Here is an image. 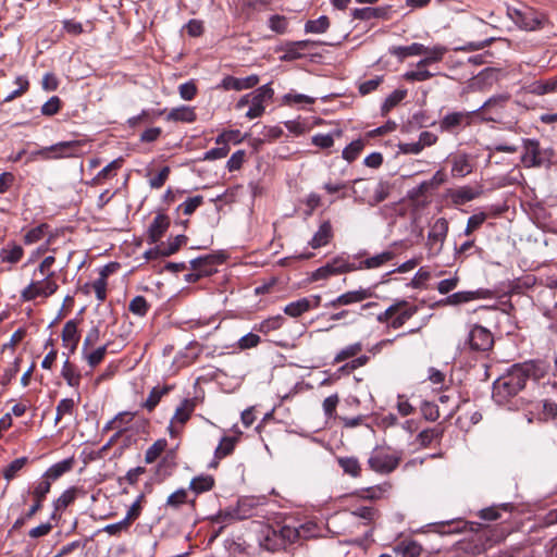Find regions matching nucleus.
Masks as SVG:
<instances>
[{"mask_svg":"<svg viewBox=\"0 0 557 557\" xmlns=\"http://www.w3.org/2000/svg\"><path fill=\"white\" fill-rule=\"evenodd\" d=\"M507 15L519 28L528 32L541 28L544 22L543 14L523 4L520 8L508 7Z\"/></svg>","mask_w":557,"mask_h":557,"instance_id":"4","label":"nucleus"},{"mask_svg":"<svg viewBox=\"0 0 557 557\" xmlns=\"http://www.w3.org/2000/svg\"><path fill=\"white\" fill-rule=\"evenodd\" d=\"M385 10L382 8H356L352 10L351 15L356 20L370 21L373 18H380L385 15Z\"/></svg>","mask_w":557,"mask_h":557,"instance_id":"31","label":"nucleus"},{"mask_svg":"<svg viewBox=\"0 0 557 557\" xmlns=\"http://www.w3.org/2000/svg\"><path fill=\"white\" fill-rule=\"evenodd\" d=\"M294 531L293 543L298 540H309L321 535V528L313 521H308L298 527H290Z\"/></svg>","mask_w":557,"mask_h":557,"instance_id":"19","label":"nucleus"},{"mask_svg":"<svg viewBox=\"0 0 557 557\" xmlns=\"http://www.w3.org/2000/svg\"><path fill=\"white\" fill-rule=\"evenodd\" d=\"M283 101L287 104H312L314 102V98L304 94L288 92L284 95Z\"/></svg>","mask_w":557,"mask_h":557,"instance_id":"59","label":"nucleus"},{"mask_svg":"<svg viewBox=\"0 0 557 557\" xmlns=\"http://www.w3.org/2000/svg\"><path fill=\"white\" fill-rule=\"evenodd\" d=\"M373 195L368 198L367 203L370 206H376L377 203L382 202L386 199L388 193L385 189L384 185L382 183H377L374 186H372Z\"/></svg>","mask_w":557,"mask_h":557,"instance_id":"57","label":"nucleus"},{"mask_svg":"<svg viewBox=\"0 0 557 557\" xmlns=\"http://www.w3.org/2000/svg\"><path fill=\"white\" fill-rule=\"evenodd\" d=\"M73 408H74V400L72 398L61 399L55 409L57 413H55L54 423L58 424L64 414L72 413Z\"/></svg>","mask_w":557,"mask_h":557,"instance_id":"61","label":"nucleus"},{"mask_svg":"<svg viewBox=\"0 0 557 557\" xmlns=\"http://www.w3.org/2000/svg\"><path fill=\"white\" fill-rule=\"evenodd\" d=\"M196 407L195 399L185 398L177 406L169 425V433L172 437H175L180 434L183 425L189 420L191 413L194 412Z\"/></svg>","mask_w":557,"mask_h":557,"instance_id":"11","label":"nucleus"},{"mask_svg":"<svg viewBox=\"0 0 557 557\" xmlns=\"http://www.w3.org/2000/svg\"><path fill=\"white\" fill-rule=\"evenodd\" d=\"M172 388L173 387L170 386V385H163V386L158 385V386H154L150 391L146 401L144 403V407L147 410L152 411L158 406V404L160 403L161 398L164 395H166L170 391H172Z\"/></svg>","mask_w":557,"mask_h":557,"instance_id":"28","label":"nucleus"},{"mask_svg":"<svg viewBox=\"0 0 557 557\" xmlns=\"http://www.w3.org/2000/svg\"><path fill=\"white\" fill-rule=\"evenodd\" d=\"M214 485V479L209 475V474H206V475H199V476H196L191 481H190V490H193L195 493L199 494V493H203V492H207V491H210Z\"/></svg>","mask_w":557,"mask_h":557,"instance_id":"39","label":"nucleus"},{"mask_svg":"<svg viewBox=\"0 0 557 557\" xmlns=\"http://www.w3.org/2000/svg\"><path fill=\"white\" fill-rule=\"evenodd\" d=\"M62 341L65 346H70V350L74 351L79 341L77 323L75 320L67 321L62 330Z\"/></svg>","mask_w":557,"mask_h":557,"instance_id":"22","label":"nucleus"},{"mask_svg":"<svg viewBox=\"0 0 557 557\" xmlns=\"http://www.w3.org/2000/svg\"><path fill=\"white\" fill-rule=\"evenodd\" d=\"M423 51L424 45L419 42H413L410 46H392L388 49V52L392 55L397 57L399 60H404L412 55H421Z\"/></svg>","mask_w":557,"mask_h":557,"instance_id":"21","label":"nucleus"},{"mask_svg":"<svg viewBox=\"0 0 557 557\" xmlns=\"http://www.w3.org/2000/svg\"><path fill=\"white\" fill-rule=\"evenodd\" d=\"M128 309L132 313H134L138 317H144L148 312L149 305L145 297L136 296L131 300V302L128 305Z\"/></svg>","mask_w":557,"mask_h":557,"instance_id":"50","label":"nucleus"},{"mask_svg":"<svg viewBox=\"0 0 557 557\" xmlns=\"http://www.w3.org/2000/svg\"><path fill=\"white\" fill-rule=\"evenodd\" d=\"M27 458L21 457L14 459L4 470H3V476L7 481H11L16 473L23 469V467L26 465Z\"/></svg>","mask_w":557,"mask_h":557,"instance_id":"55","label":"nucleus"},{"mask_svg":"<svg viewBox=\"0 0 557 557\" xmlns=\"http://www.w3.org/2000/svg\"><path fill=\"white\" fill-rule=\"evenodd\" d=\"M362 350V344L357 342L351 345L346 346L341 351H338L334 358L335 362H342L348 358L357 356Z\"/></svg>","mask_w":557,"mask_h":557,"instance_id":"52","label":"nucleus"},{"mask_svg":"<svg viewBox=\"0 0 557 557\" xmlns=\"http://www.w3.org/2000/svg\"><path fill=\"white\" fill-rule=\"evenodd\" d=\"M354 267H351V262L348 260V258L344 256H338L334 259H332L326 264L318 268L315 271L311 274L312 281H319L324 280L333 275L342 274V273H348L352 272Z\"/></svg>","mask_w":557,"mask_h":557,"instance_id":"7","label":"nucleus"},{"mask_svg":"<svg viewBox=\"0 0 557 557\" xmlns=\"http://www.w3.org/2000/svg\"><path fill=\"white\" fill-rule=\"evenodd\" d=\"M400 461V457L387 454L381 449H374L368 460L369 467L377 473H391Z\"/></svg>","mask_w":557,"mask_h":557,"instance_id":"10","label":"nucleus"},{"mask_svg":"<svg viewBox=\"0 0 557 557\" xmlns=\"http://www.w3.org/2000/svg\"><path fill=\"white\" fill-rule=\"evenodd\" d=\"M332 237V226L330 222H324L320 225L319 230L314 233L309 245L317 249L325 246Z\"/></svg>","mask_w":557,"mask_h":557,"instance_id":"26","label":"nucleus"},{"mask_svg":"<svg viewBox=\"0 0 557 557\" xmlns=\"http://www.w3.org/2000/svg\"><path fill=\"white\" fill-rule=\"evenodd\" d=\"M509 505L491 506L480 510V518L487 521H494L500 518V510H508Z\"/></svg>","mask_w":557,"mask_h":557,"instance_id":"54","label":"nucleus"},{"mask_svg":"<svg viewBox=\"0 0 557 557\" xmlns=\"http://www.w3.org/2000/svg\"><path fill=\"white\" fill-rule=\"evenodd\" d=\"M168 121L186 122L191 123L196 120V112L194 108L187 106H181L172 109L168 115Z\"/></svg>","mask_w":557,"mask_h":557,"instance_id":"24","label":"nucleus"},{"mask_svg":"<svg viewBox=\"0 0 557 557\" xmlns=\"http://www.w3.org/2000/svg\"><path fill=\"white\" fill-rule=\"evenodd\" d=\"M72 466L73 459H64L60 462H57L45 472L41 480H49L51 483V480H57L65 472L70 471Z\"/></svg>","mask_w":557,"mask_h":557,"instance_id":"29","label":"nucleus"},{"mask_svg":"<svg viewBox=\"0 0 557 557\" xmlns=\"http://www.w3.org/2000/svg\"><path fill=\"white\" fill-rule=\"evenodd\" d=\"M407 306L406 300H397L388 308H386L383 312L379 313L376 317L377 322L387 323L392 320V318L399 312V310Z\"/></svg>","mask_w":557,"mask_h":557,"instance_id":"42","label":"nucleus"},{"mask_svg":"<svg viewBox=\"0 0 557 557\" xmlns=\"http://www.w3.org/2000/svg\"><path fill=\"white\" fill-rule=\"evenodd\" d=\"M284 322V318L281 314H277L275 317L268 318L263 320L257 327L259 332L262 333H269L271 331L278 330Z\"/></svg>","mask_w":557,"mask_h":557,"instance_id":"49","label":"nucleus"},{"mask_svg":"<svg viewBox=\"0 0 557 557\" xmlns=\"http://www.w3.org/2000/svg\"><path fill=\"white\" fill-rule=\"evenodd\" d=\"M371 190H372L371 183H369L364 180H355L354 181V186L351 188V191L355 197V201L367 202L368 198L366 196Z\"/></svg>","mask_w":557,"mask_h":557,"instance_id":"40","label":"nucleus"},{"mask_svg":"<svg viewBox=\"0 0 557 557\" xmlns=\"http://www.w3.org/2000/svg\"><path fill=\"white\" fill-rule=\"evenodd\" d=\"M23 256V248L18 245H13L12 247L3 248L1 252L2 261L9 263H16L21 260Z\"/></svg>","mask_w":557,"mask_h":557,"instance_id":"53","label":"nucleus"},{"mask_svg":"<svg viewBox=\"0 0 557 557\" xmlns=\"http://www.w3.org/2000/svg\"><path fill=\"white\" fill-rule=\"evenodd\" d=\"M187 242V237L185 235H177L172 240H170L166 245L162 244L157 247V252L162 257H169L175 253L182 245Z\"/></svg>","mask_w":557,"mask_h":557,"instance_id":"34","label":"nucleus"},{"mask_svg":"<svg viewBox=\"0 0 557 557\" xmlns=\"http://www.w3.org/2000/svg\"><path fill=\"white\" fill-rule=\"evenodd\" d=\"M260 343V336L256 333H247L237 341V347L246 350L256 347Z\"/></svg>","mask_w":557,"mask_h":557,"instance_id":"58","label":"nucleus"},{"mask_svg":"<svg viewBox=\"0 0 557 557\" xmlns=\"http://www.w3.org/2000/svg\"><path fill=\"white\" fill-rule=\"evenodd\" d=\"M61 375L66 381L67 385L71 387H76L79 385L81 375L76 372L74 366L70 362L69 358L63 362V367L61 370Z\"/></svg>","mask_w":557,"mask_h":557,"instance_id":"38","label":"nucleus"},{"mask_svg":"<svg viewBox=\"0 0 557 557\" xmlns=\"http://www.w3.org/2000/svg\"><path fill=\"white\" fill-rule=\"evenodd\" d=\"M236 441H237L236 437H231V436L222 437L220 441V444L218 445V447L214 450V459L220 460V459L228 456L230 454H232V451L235 448ZM216 463H218V461H214L210 466L213 467V466H216Z\"/></svg>","mask_w":557,"mask_h":557,"instance_id":"30","label":"nucleus"},{"mask_svg":"<svg viewBox=\"0 0 557 557\" xmlns=\"http://www.w3.org/2000/svg\"><path fill=\"white\" fill-rule=\"evenodd\" d=\"M467 343L473 351H487L493 347L494 337L488 329L473 325L469 331Z\"/></svg>","mask_w":557,"mask_h":557,"instance_id":"12","label":"nucleus"},{"mask_svg":"<svg viewBox=\"0 0 557 557\" xmlns=\"http://www.w3.org/2000/svg\"><path fill=\"white\" fill-rule=\"evenodd\" d=\"M106 354L107 345H103L90 352L87 349L85 352H82V356L91 368H95L103 360Z\"/></svg>","mask_w":557,"mask_h":557,"instance_id":"43","label":"nucleus"},{"mask_svg":"<svg viewBox=\"0 0 557 557\" xmlns=\"http://www.w3.org/2000/svg\"><path fill=\"white\" fill-rule=\"evenodd\" d=\"M421 552V546L416 542H409L406 545H399L395 548L397 557H419Z\"/></svg>","mask_w":557,"mask_h":557,"instance_id":"44","label":"nucleus"},{"mask_svg":"<svg viewBox=\"0 0 557 557\" xmlns=\"http://www.w3.org/2000/svg\"><path fill=\"white\" fill-rule=\"evenodd\" d=\"M373 295H374V292H373L372 287H367V288L360 287L359 289L349 290V292H346V293L339 295L335 299L325 304V307L326 308H336L339 306H348L351 304L361 302L368 298H371Z\"/></svg>","mask_w":557,"mask_h":557,"instance_id":"14","label":"nucleus"},{"mask_svg":"<svg viewBox=\"0 0 557 557\" xmlns=\"http://www.w3.org/2000/svg\"><path fill=\"white\" fill-rule=\"evenodd\" d=\"M418 311V308L412 306L406 308L405 310L397 312L392 320L388 322L387 326L394 330L401 327L409 319H411Z\"/></svg>","mask_w":557,"mask_h":557,"instance_id":"35","label":"nucleus"},{"mask_svg":"<svg viewBox=\"0 0 557 557\" xmlns=\"http://www.w3.org/2000/svg\"><path fill=\"white\" fill-rule=\"evenodd\" d=\"M330 26L329 17L321 15L317 20H309L305 24V32L307 34H323Z\"/></svg>","mask_w":557,"mask_h":557,"instance_id":"37","label":"nucleus"},{"mask_svg":"<svg viewBox=\"0 0 557 557\" xmlns=\"http://www.w3.org/2000/svg\"><path fill=\"white\" fill-rule=\"evenodd\" d=\"M395 253L393 251H383L375 256L369 257L360 262H351V267H354V271L363 270V269H377L392 260Z\"/></svg>","mask_w":557,"mask_h":557,"instance_id":"17","label":"nucleus"},{"mask_svg":"<svg viewBox=\"0 0 557 557\" xmlns=\"http://www.w3.org/2000/svg\"><path fill=\"white\" fill-rule=\"evenodd\" d=\"M203 202V197L200 195L190 197L186 199L180 208L183 210L184 214L189 215L195 212V210L200 207Z\"/></svg>","mask_w":557,"mask_h":557,"instance_id":"64","label":"nucleus"},{"mask_svg":"<svg viewBox=\"0 0 557 557\" xmlns=\"http://www.w3.org/2000/svg\"><path fill=\"white\" fill-rule=\"evenodd\" d=\"M313 44L314 42L309 39L288 42L285 47V53L281 57V60L292 61L299 59L304 55V51L309 49Z\"/></svg>","mask_w":557,"mask_h":557,"instance_id":"20","label":"nucleus"},{"mask_svg":"<svg viewBox=\"0 0 557 557\" xmlns=\"http://www.w3.org/2000/svg\"><path fill=\"white\" fill-rule=\"evenodd\" d=\"M60 107V98L58 96H53L41 106V114L46 116H52L58 113Z\"/></svg>","mask_w":557,"mask_h":557,"instance_id":"62","label":"nucleus"},{"mask_svg":"<svg viewBox=\"0 0 557 557\" xmlns=\"http://www.w3.org/2000/svg\"><path fill=\"white\" fill-rule=\"evenodd\" d=\"M237 519H240V517L238 516V510L235 508L221 510L212 517V521L218 524H227Z\"/></svg>","mask_w":557,"mask_h":557,"instance_id":"51","label":"nucleus"},{"mask_svg":"<svg viewBox=\"0 0 557 557\" xmlns=\"http://www.w3.org/2000/svg\"><path fill=\"white\" fill-rule=\"evenodd\" d=\"M337 462L345 473L354 478L359 476L361 468L357 458L339 457Z\"/></svg>","mask_w":557,"mask_h":557,"instance_id":"41","label":"nucleus"},{"mask_svg":"<svg viewBox=\"0 0 557 557\" xmlns=\"http://www.w3.org/2000/svg\"><path fill=\"white\" fill-rule=\"evenodd\" d=\"M484 290H467V292H457L451 295H448L444 300L441 301L443 305L447 306H458L461 304H467L475 299H480L483 297Z\"/></svg>","mask_w":557,"mask_h":557,"instance_id":"18","label":"nucleus"},{"mask_svg":"<svg viewBox=\"0 0 557 557\" xmlns=\"http://www.w3.org/2000/svg\"><path fill=\"white\" fill-rule=\"evenodd\" d=\"M294 531L290 525L265 527L259 536L260 546L269 552H276L293 544Z\"/></svg>","mask_w":557,"mask_h":557,"instance_id":"2","label":"nucleus"},{"mask_svg":"<svg viewBox=\"0 0 557 557\" xmlns=\"http://www.w3.org/2000/svg\"><path fill=\"white\" fill-rule=\"evenodd\" d=\"M274 90L271 84H264L251 92V101L246 116L250 120L260 117L264 111V103L273 98Z\"/></svg>","mask_w":557,"mask_h":557,"instance_id":"9","label":"nucleus"},{"mask_svg":"<svg viewBox=\"0 0 557 557\" xmlns=\"http://www.w3.org/2000/svg\"><path fill=\"white\" fill-rule=\"evenodd\" d=\"M523 148L524 153L521 156V162L525 168H537L543 164L540 144L536 139H524Z\"/></svg>","mask_w":557,"mask_h":557,"instance_id":"15","label":"nucleus"},{"mask_svg":"<svg viewBox=\"0 0 557 557\" xmlns=\"http://www.w3.org/2000/svg\"><path fill=\"white\" fill-rule=\"evenodd\" d=\"M349 513L356 518L364 520L366 523L374 521L379 516L377 510L371 506L358 507L355 510H351Z\"/></svg>","mask_w":557,"mask_h":557,"instance_id":"45","label":"nucleus"},{"mask_svg":"<svg viewBox=\"0 0 557 557\" xmlns=\"http://www.w3.org/2000/svg\"><path fill=\"white\" fill-rule=\"evenodd\" d=\"M15 84L17 85V88L7 94L3 97V102H10L14 100L16 97H20L28 89L29 86L28 79L24 76H17L15 78Z\"/></svg>","mask_w":557,"mask_h":557,"instance_id":"48","label":"nucleus"},{"mask_svg":"<svg viewBox=\"0 0 557 557\" xmlns=\"http://www.w3.org/2000/svg\"><path fill=\"white\" fill-rule=\"evenodd\" d=\"M481 195V189L471 186H462L451 191V199L456 205L472 201Z\"/></svg>","mask_w":557,"mask_h":557,"instance_id":"23","label":"nucleus"},{"mask_svg":"<svg viewBox=\"0 0 557 557\" xmlns=\"http://www.w3.org/2000/svg\"><path fill=\"white\" fill-rule=\"evenodd\" d=\"M434 75H435V73L430 72L428 69H424L423 66L416 65V69L405 72L403 75V78L410 83L425 82V81L432 78Z\"/></svg>","mask_w":557,"mask_h":557,"instance_id":"36","label":"nucleus"},{"mask_svg":"<svg viewBox=\"0 0 557 557\" xmlns=\"http://www.w3.org/2000/svg\"><path fill=\"white\" fill-rule=\"evenodd\" d=\"M363 148L362 140H354L343 150V158L348 162L354 161Z\"/></svg>","mask_w":557,"mask_h":557,"instance_id":"56","label":"nucleus"},{"mask_svg":"<svg viewBox=\"0 0 557 557\" xmlns=\"http://www.w3.org/2000/svg\"><path fill=\"white\" fill-rule=\"evenodd\" d=\"M81 141H60L49 147L40 149L37 154L42 156L45 159L50 158H71L78 154Z\"/></svg>","mask_w":557,"mask_h":557,"instance_id":"13","label":"nucleus"},{"mask_svg":"<svg viewBox=\"0 0 557 557\" xmlns=\"http://www.w3.org/2000/svg\"><path fill=\"white\" fill-rule=\"evenodd\" d=\"M448 234V222L445 218L437 219L428 234L426 248L430 257L438 256Z\"/></svg>","mask_w":557,"mask_h":557,"instance_id":"5","label":"nucleus"},{"mask_svg":"<svg viewBox=\"0 0 557 557\" xmlns=\"http://www.w3.org/2000/svg\"><path fill=\"white\" fill-rule=\"evenodd\" d=\"M534 366L530 362L513 364L493 383L492 397L498 405H506L519 394L527 381L534 374Z\"/></svg>","mask_w":557,"mask_h":557,"instance_id":"1","label":"nucleus"},{"mask_svg":"<svg viewBox=\"0 0 557 557\" xmlns=\"http://www.w3.org/2000/svg\"><path fill=\"white\" fill-rule=\"evenodd\" d=\"M50 488L51 484L49 480H41L38 482V484L35 486L33 491V496L35 498L34 504H29V509L27 510V512L15 520L12 527L13 530L22 528L25 524L26 520L30 519L34 515H36V512L41 508L42 502L46 495L50 492Z\"/></svg>","mask_w":557,"mask_h":557,"instance_id":"8","label":"nucleus"},{"mask_svg":"<svg viewBox=\"0 0 557 557\" xmlns=\"http://www.w3.org/2000/svg\"><path fill=\"white\" fill-rule=\"evenodd\" d=\"M218 257L214 255H207L190 260V268L194 271L200 272L201 270H211V274L215 272L214 265L218 262Z\"/></svg>","mask_w":557,"mask_h":557,"instance_id":"33","label":"nucleus"},{"mask_svg":"<svg viewBox=\"0 0 557 557\" xmlns=\"http://www.w3.org/2000/svg\"><path fill=\"white\" fill-rule=\"evenodd\" d=\"M52 277L53 276H41L40 280L30 282L21 292V298L24 301H30L37 297H49L53 295L58 289V284Z\"/></svg>","mask_w":557,"mask_h":557,"instance_id":"6","label":"nucleus"},{"mask_svg":"<svg viewBox=\"0 0 557 557\" xmlns=\"http://www.w3.org/2000/svg\"><path fill=\"white\" fill-rule=\"evenodd\" d=\"M407 95V90L405 89H396L394 90L383 102L382 112L387 113L391 109L396 107Z\"/></svg>","mask_w":557,"mask_h":557,"instance_id":"47","label":"nucleus"},{"mask_svg":"<svg viewBox=\"0 0 557 557\" xmlns=\"http://www.w3.org/2000/svg\"><path fill=\"white\" fill-rule=\"evenodd\" d=\"M215 143L218 145H220V147L212 148V149L208 150L207 152H205L202 160L213 161V160H218V159H223L227 156V153L230 151V147L226 143L225 135L220 134L216 137Z\"/></svg>","mask_w":557,"mask_h":557,"instance_id":"25","label":"nucleus"},{"mask_svg":"<svg viewBox=\"0 0 557 557\" xmlns=\"http://www.w3.org/2000/svg\"><path fill=\"white\" fill-rule=\"evenodd\" d=\"M480 112V109L471 111H448L437 122L441 133L449 135H459L466 127L472 124L473 117Z\"/></svg>","mask_w":557,"mask_h":557,"instance_id":"3","label":"nucleus"},{"mask_svg":"<svg viewBox=\"0 0 557 557\" xmlns=\"http://www.w3.org/2000/svg\"><path fill=\"white\" fill-rule=\"evenodd\" d=\"M287 20L283 15H272L269 18V27L277 34H284L287 29Z\"/></svg>","mask_w":557,"mask_h":557,"instance_id":"63","label":"nucleus"},{"mask_svg":"<svg viewBox=\"0 0 557 557\" xmlns=\"http://www.w3.org/2000/svg\"><path fill=\"white\" fill-rule=\"evenodd\" d=\"M473 166L467 154H459L454 158L451 166V175L455 177H465L470 174Z\"/></svg>","mask_w":557,"mask_h":557,"instance_id":"27","label":"nucleus"},{"mask_svg":"<svg viewBox=\"0 0 557 557\" xmlns=\"http://www.w3.org/2000/svg\"><path fill=\"white\" fill-rule=\"evenodd\" d=\"M311 309V304L307 300V298H300L296 301L289 302L284 307V313L292 317L297 318L302 313L309 311Z\"/></svg>","mask_w":557,"mask_h":557,"instance_id":"32","label":"nucleus"},{"mask_svg":"<svg viewBox=\"0 0 557 557\" xmlns=\"http://www.w3.org/2000/svg\"><path fill=\"white\" fill-rule=\"evenodd\" d=\"M170 219L164 213H158L148 227V237L151 243H157L168 231Z\"/></svg>","mask_w":557,"mask_h":557,"instance_id":"16","label":"nucleus"},{"mask_svg":"<svg viewBox=\"0 0 557 557\" xmlns=\"http://www.w3.org/2000/svg\"><path fill=\"white\" fill-rule=\"evenodd\" d=\"M75 499V490L69 488L64 491L54 502V509L55 510H63L65 509L71 503H73Z\"/></svg>","mask_w":557,"mask_h":557,"instance_id":"60","label":"nucleus"},{"mask_svg":"<svg viewBox=\"0 0 557 557\" xmlns=\"http://www.w3.org/2000/svg\"><path fill=\"white\" fill-rule=\"evenodd\" d=\"M166 445H168V443H166V440H164V438L156 441L146 450L145 461L147 463L153 462L161 455V453L166 448Z\"/></svg>","mask_w":557,"mask_h":557,"instance_id":"46","label":"nucleus"}]
</instances>
